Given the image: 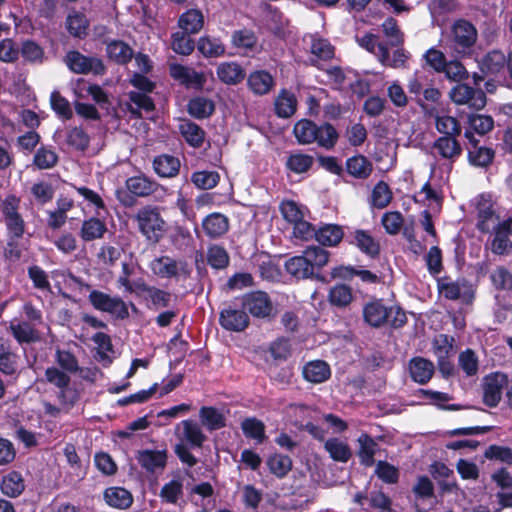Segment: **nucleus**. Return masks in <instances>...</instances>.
I'll list each match as a JSON object with an SVG mask.
<instances>
[{"label": "nucleus", "mask_w": 512, "mask_h": 512, "mask_svg": "<svg viewBox=\"0 0 512 512\" xmlns=\"http://www.w3.org/2000/svg\"><path fill=\"white\" fill-rule=\"evenodd\" d=\"M20 204V198L13 194L0 199V221L5 224L8 234L6 254L14 259L21 256L16 244L25 232V221L19 212Z\"/></svg>", "instance_id": "f257e3e1"}, {"label": "nucleus", "mask_w": 512, "mask_h": 512, "mask_svg": "<svg viewBox=\"0 0 512 512\" xmlns=\"http://www.w3.org/2000/svg\"><path fill=\"white\" fill-rule=\"evenodd\" d=\"M365 323L373 328H381L390 324L400 328L407 322L405 312L398 306H387L382 300H371L362 309Z\"/></svg>", "instance_id": "f03ea898"}, {"label": "nucleus", "mask_w": 512, "mask_h": 512, "mask_svg": "<svg viewBox=\"0 0 512 512\" xmlns=\"http://www.w3.org/2000/svg\"><path fill=\"white\" fill-rule=\"evenodd\" d=\"M134 218L140 233L152 243H158L167 231V224L157 207H142Z\"/></svg>", "instance_id": "7ed1b4c3"}, {"label": "nucleus", "mask_w": 512, "mask_h": 512, "mask_svg": "<svg viewBox=\"0 0 512 512\" xmlns=\"http://www.w3.org/2000/svg\"><path fill=\"white\" fill-rule=\"evenodd\" d=\"M476 40V28L471 23L460 20L453 25L451 38L447 46L453 49L457 55H464L475 44Z\"/></svg>", "instance_id": "20e7f679"}, {"label": "nucleus", "mask_w": 512, "mask_h": 512, "mask_svg": "<svg viewBox=\"0 0 512 512\" xmlns=\"http://www.w3.org/2000/svg\"><path fill=\"white\" fill-rule=\"evenodd\" d=\"M491 237L487 243L492 253L496 255H508L512 252V217L503 219L490 231Z\"/></svg>", "instance_id": "39448f33"}, {"label": "nucleus", "mask_w": 512, "mask_h": 512, "mask_svg": "<svg viewBox=\"0 0 512 512\" xmlns=\"http://www.w3.org/2000/svg\"><path fill=\"white\" fill-rule=\"evenodd\" d=\"M149 267L155 276L163 279L178 278L189 273L184 261L166 255L153 259Z\"/></svg>", "instance_id": "423d86ee"}, {"label": "nucleus", "mask_w": 512, "mask_h": 512, "mask_svg": "<svg viewBox=\"0 0 512 512\" xmlns=\"http://www.w3.org/2000/svg\"><path fill=\"white\" fill-rule=\"evenodd\" d=\"M64 62L67 67L77 74H88L90 72L101 75L105 71L103 62L96 57H88L78 51H69Z\"/></svg>", "instance_id": "0eeeda50"}, {"label": "nucleus", "mask_w": 512, "mask_h": 512, "mask_svg": "<svg viewBox=\"0 0 512 512\" xmlns=\"http://www.w3.org/2000/svg\"><path fill=\"white\" fill-rule=\"evenodd\" d=\"M89 301L97 310L108 312L118 318L124 319L128 317L129 312L127 305L118 297L94 290L89 294Z\"/></svg>", "instance_id": "6e6552de"}, {"label": "nucleus", "mask_w": 512, "mask_h": 512, "mask_svg": "<svg viewBox=\"0 0 512 512\" xmlns=\"http://www.w3.org/2000/svg\"><path fill=\"white\" fill-rule=\"evenodd\" d=\"M244 310H247L253 317L267 318L271 315L273 305L270 297L263 291H254L245 294L241 299Z\"/></svg>", "instance_id": "1a4fd4ad"}, {"label": "nucleus", "mask_w": 512, "mask_h": 512, "mask_svg": "<svg viewBox=\"0 0 512 512\" xmlns=\"http://www.w3.org/2000/svg\"><path fill=\"white\" fill-rule=\"evenodd\" d=\"M508 384L505 374L496 372L483 379V402L489 407L498 405L502 398V391Z\"/></svg>", "instance_id": "9d476101"}, {"label": "nucleus", "mask_w": 512, "mask_h": 512, "mask_svg": "<svg viewBox=\"0 0 512 512\" xmlns=\"http://www.w3.org/2000/svg\"><path fill=\"white\" fill-rule=\"evenodd\" d=\"M450 97L456 104H467L474 109H482L486 105V95L482 90H476L472 87L459 84L455 86L451 92Z\"/></svg>", "instance_id": "9b49d317"}, {"label": "nucleus", "mask_w": 512, "mask_h": 512, "mask_svg": "<svg viewBox=\"0 0 512 512\" xmlns=\"http://www.w3.org/2000/svg\"><path fill=\"white\" fill-rule=\"evenodd\" d=\"M219 323L225 330L242 332L249 326V317L244 310L229 305L221 311Z\"/></svg>", "instance_id": "f8f14e48"}, {"label": "nucleus", "mask_w": 512, "mask_h": 512, "mask_svg": "<svg viewBox=\"0 0 512 512\" xmlns=\"http://www.w3.org/2000/svg\"><path fill=\"white\" fill-rule=\"evenodd\" d=\"M501 222L502 220L493 209L491 200L481 196L477 202V228L481 232H490Z\"/></svg>", "instance_id": "ddd939ff"}, {"label": "nucleus", "mask_w": 512, "mask_h": 512, "mask_svg": "<svg viewBox=\"0 0 512 512\" xmlns=\"http://www.w3.org/2000/svg\"><path fill=\"white\" fill-rule=\"evenodd\" d=\"M175 433L179 440L188 443L192 447H201L206 440L199 424L192 420H183L177 424Z\"/></svg>", "instance_id": "4468645a"}, {"label": "nucleus", "mask_w": 512, "mask_h": 512, "mask_svg": "<svg viewBox=\"0 0 512 512\" xmlns=\"http://www.w3.org/2000/svg\"><path fill=\"white\" fill-rule=\"evenodd\" d=\"M136 459L140 466L147 472H157L164 470L167 464L166 450L145 449L137 453Z\"/></svg>", "instance_id": "2eb2a0df"}, {"label": "nucleus", "mask_w": 512, "mask_h": 512, "mask_svg": "<svg viewBox=\"0 0 512 512\" xmlns=\"http://www.w3.org/2000/svg\"><path fill=\"white\" fill-rule=\"evenodd\" d=\"M432 148L437 155L450 162L456 161L462 154L457 136H441L434 141Z\"/></svg>", "instance_id": "dca6fc26"}, {"label": "nucleus", "mask_w": 512, "mask_h": 512, "mask_svg": "<svg viewBox=\"0 0 512 512\" xmlns=\"http://www.w3.org/2000/svg\"><path fill=\"white\" fill-rule=\"evenodd\" d=\"M479 69L485 75H497L504 70L508 60L500 50H491L477 59Z\"/></svg>", "instance_id": "f3484780"}, {"label": "nucleus", "mask_w": 512, "mask_h": 512, "mask_svg": "<svg viewBox=\"0 0 512 512\" xmlns=\"http://www.w3.org/2000/svg\"><path fill=\"white\" fill-rule=\"evenodd\" d=\"M170 74L175 80L194 88H201L206 81L204 74L198 73L194 69L180 64L171 65Z\"/></svg>", "instance_id": "a211bd4d"}, {"label": "nucleus", "mask_w": 512, "mask_h": 512, "mask_svg": "<svg viewBox=\"0 0 512 512\" xmlns=\"http://www.w3.org/2000/svg\"><path fill=\"white\" fill-rule=\"evenodd\" d=\"M216 75L224 84L237 85L244 80L246 72L237 62L229 61L217 66Z\"/></svg>", "instance_id": "6ab92c4d"}, {"label": "nucleus", "mask_w": 512, "mask_h": 512, "mask_svg": "<svg viewBox=\"0 0 512 512\" xmlns=\"http://www.w3.org/2000/svg\"><path fill=\"white\" fill-rule=\"evenodd\" d=\"M434 364L425 358L414 357L409 362V371L413 381L426 384L434 374Z\"/></svg>", "instance_id": "aec40b11"}, {"label": "nucleus", "mask_w": 512, "mask_h": 512, "mask_svg": "<svg viewBox=\"0 0 512 512\" xmlns=\"http://www.w3.org/2000/svg\"><path fill=\"white\" fill-rule=\"evenodd\" d=\"M127 189L138 197H147L155 194L160 189V185L144 175L133 176L126 181Z\"/></svg>", "instance_id": "412c9836"}, {"label": "nucleus", "mask_w": 512, "mask_h": 512, "mask_svg": "<svg viewBox=\"0 0 512 512\" xmlns=\"http://www.w3.org/2000/svg\"><path fill=\"white\" fill-rule=\"evenodd\" d=\"M465 137L473 146V149L469 150L468 152L469 162L474 166H488L493 160L494 152L489 148L478 147V140L474 137V135L471 132L466 131Z\"/></svg>", "instance_id": "4be33fe9"}, {"label": "nucleus", "mask_w": 512, "mask_h": 512, "mask_svg": "<svg viewBox=\"0 0 512 512\" xmlns=\"http://www.w3.org/2000/svg\"><path fill=\"white\" fill-rule=\"evenodd\" d=\"M202 228L209 238H218L228 231L229 220L221 213H211L203 219Z\"/></svg>", "instance_id": "5701e85b"}, {"label": "nucleus", "mask_w": 512, "mask_h": 512, "mask_svg": "<svg viewBox=\"0 0 512 512\" xmlns=\"http://www.w3.org/2000/svg\"><path fill=\"white\" fill-rule=\"evenodd\" d=\"M302 374L308 382L318 384L329 379L331 371L326 362L322 360H314L304 365Z\"/></svg>", "instance_id": "b1692460"}, {"label": "nucleus", "mask_w": 512, "mask_h": 512, "mask_svg": "<svg viewBox=\"0 0 512 512\" xmlns=\"http://www.w3.org/2000/svg\"><path fill=\"white\" fill-rule=\"evenodd\" d=\"M358 45L374 54L382 64L388 63V47L378 42V37L372 33H366L362 37H356Z\"/></svg>", "instance_id": "393cba45"}, {"label": "nucleus", "mask_w": 512, "mask_h": 512, "mask_svg": "<svg viewBox=\"0 0 512 512\" xmlns=\"http://www.w3.org/2000/svg\"><path fill=\"white\" fill-rule=\"evenodd\" d=\"M180 160L177 157L162 154L153 161V168L156 174L162 178L175 177L180 170Z\"/></svg>", "instance_id": "a878e982"}, {"label": "nucleus", "mask_w": 512, "mask_h": 512, "mask_svg": "<svg viewBox=\"0 0 512 512\" xmlns=\"http://www.w3.org/2000/svg\"><path fill=\"white\" fill-rule=\"evenodd\" d=\"M197 49L206 58L222 57L226 52L222 40L210 35H204L198 39Z\"/></svg>", "instance_id": "bb28decb"}, {"label": "nucleus", "mask_w": 512, "mask_h": 512, "mask_svg": "<svg viewBox=\"0 0 512 512\" xmlns=\"http://www.w3.org/2000/svg\"><path fill=\"white\" fill-rule=\"evenodd\" d=\"M203 25V14L197 9H190L186 11L178 20L179 28L185 33L196 34L202 29Z\"/></svg>", "instance_id": "cd10ccee"}, {"label": "nucleus", "mask_w": 512, "mask_h": 512, "mask_svg": "<svg viewBox=\"0 0 512 512\" xmlns=\"http://www.w3.org/2000/svg\"><path fill=\"white\" fill-rule=\"evenodd\" d=\"M104 499L109 506L118 509H127L133 502L131 493L121 487H110L106 489Z\"/></svg>", "instance_id": "c85d7f7f"}, {"label": "nucleus", "mask_w": 512, "mask_h": 512, "mask_svg": "<svg viewBox=\"0 0 512 512\" xmlns=\"http://www.w3.org/2000/svg\"><path fill=\"white\" fill-rule=\"evenodd\" d=\"M107 231L106 224L98 218L91 217L82 223L79 235L85 242L101 239Z\"/></svg>", "instance_id": "c756f323"}, {"label": "nucleus", "mask_w": 512, "mask_h": 512, "mask_svg": "<svg viewBox=\"0 0 512 512\" xmlns=\"http://www.w3.org/2000/svg\"><path fill=\"white\" fill-rule=\"evenodd\" d=\"M347 172L358 179H365L373 171L372 163L363 155H355L346 161Z\"/></svg>", "instance_id": "7c9ffc66"}, {"label": "nucleus", "mask_w": 512, "mask_h": 512, "mask_svg": "<svg viewBox=\"0 0 512 512\" xmlns=\"http://www.w3.org/2000/svg\"><path fill=\"white\" fill-rule=\"evenodd\" d=\"M201 424L209 431L219 430L226 425V417L214 407H202L199 411Z\"/></svg>", "instance_id": "2f4dec72"}, {"label": "nucleus", "mask_w": 512, "mask_h": 512, "mask_svg": "<svg viewBox=\"0 0 512 512\" xmlns=\"http://www.w3.org/2000/svg\"><path fill=\"white\" fill-rule=\"evenodd\" d=\"M324 449L330 457L337 462L346 463L352 456V451L347 442L338 438H330L325 441Z\"/></svg>", "instance_id": "473e14b6"}, {"label": "nucleus", "mask_w": 512, "mask_h": 512, "mask_svg": "<svg viewBox=\"0 0 512 512\" xmlns=\"http://www.w3.org/2000/svg\"><path fill=\"white\" fill-rule=\"evenodd\" d=\"M247 83L253 93L264 95L272 89L274 81L268 72L255 71L249 75Z\"/></svg>", "instance_id": "72a5a7b5"}, {"label": "nucleus", "mask_w": 512, "mask_h": 512, "mask_svg": "<svg viewBox=\"0 0 512 512\" xmlns=\"http://www.w3.org/2000/svg\"><path fill=\"white\" fill-rule=\"evenodd\" d=\"M343 230L335 224L320 227L315 234L316 240L324 246H336L343 238Z\"/></svg>", "instance_id": "f704fd0d"}, {"label": "nucleus", "mask_w": 512, "mask_h": 512, "mask_svg": "<svg viewBox=\"0 0 512 512\" xmlns=\"http://www.w3.org/2000/svg\"><path fill=\"white\" fill-rule=\"evenodd\" d=\"M108 57L118 64H126L133 57V49L125 42L114 40L107 44Z\"/></svg>", "instance_id": "c9c22d12"}, {"label": "nucleus", "mask_w": 512, "mask_h": 512, "mask_svg": "<svg viewBox=\"0 0 512 512\" xmlns=\"http://www.w3.org/2000/svg\"><path fill=\"white\" fill-rule=\"evenodd\" d=\"M297 106V99L295 95L287 90H282L275 99V111L281 118L291 117Z\"/></svg>", "instance_id": "e433bc0d"}, {"label": "nucleus", "mask_w": 512, "mask_h": 512, "mask_svg": "<svg viewBox=\"0 0 512 512\" xmlns=\"http://www.w3.org/2000/svg\"><path fill=\"white\" fill-rule=\"evenodd\" d=\"M303 254L314 276L320 269L327 265L329 261V252L318 246L307 247L303 251Z\"/></svg>", "instance_id": "4c0bfd02"}, {"label": "nucleus", "mask_w": 512, "mask_h": 512, "mask_svg": "<svg viewBox=\"0 0 512 512\" xmlns=\"http://www.w3.org/2000/svg\"><path fill=\"white\" fill-rule=\"evenodd\" d=\"M358 443V456L361 463L368 467L372 466L374 464V456L378 450L377 443L366 433L359 436Z\"/></svg>", "instance_id": "58836bf2"}, {"label": "nucleus", "mask_w": 512, "mask_h": 512, "mask_svg": "<svg viewBox=\"0 0 512 512\" xmlns=\"http://www.w3.org/2000/svg\"><path fill=\"white\" fill-rule=\"evenodd\" d=\"M354 244L365 254L375 256L379 253V243L365 230H356L353 235Z\"/></svg>", "instance_id": "ea45409f"}, {"label": "nucleus", "mask_w": 512, "mask_h": 512, "mask_svg": "<svg viewBox=\"0 0 512 512\" xmlns=\"http://www.w3.org/2000/svg\"><path fill=\"white\" fill-rule=\"evenodd\" d=\"M25 489L24 479L20 473L13 471L4 476L1 491L9 497L19 496Z\"/></svg>", "instance_id": "a19ab883"}, {"label": "nucleus", "mask_w": 512, "mask_h": 512, "mask_svg": "<svg viewBox=\"0 0 512 512\" xmlns=\"http://www.w3.org/2000/svg\"><path fill=\"white\" fill-rule=\"evenodd\" d=\"M285 268L289 274L299 279L314 277L304 254L288 259Z\"/></svg>", "instance_id": "79ce46f5"}, {"label": "nucleus", "mask_w": 512, "mask_h": 512, "mask_svg": "<svg viewBox=\"0 0 512 512\" xmlns=\"http://www.w3.org/2000/svg\"><path fill=\"white\" fill-rule=\"evenodd\" d=\"M10 330L19 343H32L40 339L38 331L27 322L11 323Z\"/></svg>", "instance_id": "37998d69"}, {"label": "nucleus", "mask_w": 512, "mask_h": 512, "mask_svg": "<svg viewBox=\"0 0 512 512\" xmlns=\"http://www.w3.org/2000/svg\"><path fill=\"white\" fill-rule=\"evenodd\" d=\"M148 92L131 91L129 92V100L131 104L136 107L129 105L128 110L136 117H141L140 110L151 112L154 110V103L152 99L147 95Z\"/></svg>", "instance_id": "c03bdc74"}, {"label": "nucleus", "mask_w": 512, "mask_h": 512, "mask_svg": "<svg viewBox=\"0 0 512 512\" xmlns=\"http://www.w3.org/2000/svg\"><path fill=\"white\" fill-rule=\"evenodd\" d=\"M75 94L78 98H85L87 94L99 105L108 104L109 102L108 95L99 85H87L85 81H79Z\"/></svg>", "instance_id": "a18cd8bd"}, {"label": "nucleus", "mask_w": 512, "mask_h": 512, "mask_svg": "<svg viewBox=\"0 0 512 512\" xmlns=\"http://www.w3.org/2000/svg\"><path fill=\"white\" fill-rule=\"evenodd\" d=\"M231 43L236 49L247 52L254 49L257 43V38L251 30L239 29L233 31L231 35Z\"/></svg>", "instance_id": "49530a36"}, {"label": "nucleus", "mask_w": 512, "mask_h": 512, "mask_svg": "<svg viewBox=\"0 0 512 512\" xmlns=\"http://www.w3.org/2000/svg\"><path fill=\"white\" fill-rule=\"evenodd\" d=\"M294 135L301 144L313 143L317 139V125L310 120H300L294 126Z\"/></svg>", "instance_id": "de8ad7c7"}, {"label": "nucleus", "mask_w": 512, "mask_h": 512, "mask_svg": "<svg viewBox=\"0 0 512 512\" xmlns=\"http://www.w3.org/2000/svg\"><path fill=\"white\" fill-rule=\"evenodd\" d=\"M179 130L187 143L193 147H200L204 141V131L191 121H183Z\"/></svg>", "instance_id": "09e8293b"}, {"label": "nucleus", "mask_w": 512, "mask_h": 512, "mask_svg": "<svg viewBox=\"0 0 512 512\" xmlns=\"http://www.w3.org/2000/svg\"><path fill=\"white\" fill-rule=\"evenodd\" d=\"M267 466L272 474L278 478H283L292 468L290 457L282 454H273L267 459Z\"/></svg>", "instance_id": "8fccbe9b"}, {"label": "nucleus", "mask_w": 512, "mask_h": 512, "mask_svg": "<svg viewBox=\"0 0 512 512\" xmlns=\"http://www.w3.org/2000/svg\"><path fill=\"white\" fill-rule=\"evenodd\" d=\"M435 126L443 136H459L461 133L460 123L452 116L436 115Z\"/></svg>", "instance_id": "3c124183"}, {"label": "nucleus", "mask_w": 512, "mask_h": 512, "mask_svg": "<svg viewBox=\"0 0 512 512\" xmlns=\"http://www.w3.org/2000/svg\"><path fill=\"white\" fill-rule=\"evenodd\" d=\"M182 495L183 481L180 478L173 479L166 483L159 494L162 501L170 504H176Z\"/></svg>", "instance_id": "603ef678"}, {"label": "nucleus", "mask_w": 512, "mask_h": 512, "mask_svg": "<svg viewBox=\"0 0 512 512\" xmlns=\"http://www.w3.org/2000/svg\"><path fill=\"white\" fill-rule=\"evenodd\" d=\"M438 289L441 295L450 300L459 299L468 292V287L464 282L460 283L450 280L439 282Z\"/></svg>", "instance_id": "864d4df0"}, {"label": "nucleus", "mask_w": 512, "mask_h": 512, "mask_svg": "<svg viewBox=\"0 0 512 512\" xmlns=\"http://www.w3.org/2000/svg\"><path fill=\"white\" fill-rule=\"evenodd\" d=\"M67 29L75 37H83L87 34L88 20L84 14L73 11L66 20Z\"/></svg>", "instance_id": "5fc2aeb1"}, {"label": "nucleus", "mask_w": 512, "mask_h": 512, "mask_svg": "<svg viewBox=\"0 0 512 512\" xmlns=\"http://www.w3.org/2000/svg\"><path fill=\"white\" fill-rule=\"evenodd\" d=\"M220 180V175L216 171H197L191 176L192 183L199 189H212Z\"/></svg>", "instance_id": "6e6d98bb"}, {"label": "nucleus", "mask_w": 512, "mask_h": 512, "mask_svg": "<svg viewBox=\"0 0 512 512\" xmlns=\"http://www.w3.org/2000/svg\"><path fill=\"white\" fill-rule=\"evenodd\" d=\"M241 428L246 437L255 439L262 443L265 439V426L262 421L256 418H246L241 423Z\"/></svg>", "instance_id": "4d7b16f0"}, {"label": "nucleus", "mask_w": 512, "mask_h": 512, "mask_svg": "<svg viewBox=\"0 0 512 512\" xmlns=\"http://www.w3.org/2000/svg\"><path fill=\"white\" fill-rule=\"evenodd\" d=\"M188 111L195 118H206L213 113L214 104L206 98L196 97L190 100Z\"/></svg>", "instance_id": "13d9d810"}, {"label": "nucleus", "mask_w": 512, "mask_h": 512, "mask_svg": "<svg viewBox=\"0 0 512 512\" xmlns=\"http://www.w3.org/2000/svg\"><path fill=\"white\" fill-rule=\"evenodd\" d=\"M190 33L183 31L172 34L171 47L173 51L180 55H190L194 50V42L190 38Z\"/></svg>", "instance_id": "bf43d9fd"}, {"label": "nucleus", "mask_w": 512, "mask_h": 512, "mask_svg": "<svg viewBox=\"0 0 512 512\" xmlns=\"http://www.w3.org/2000/svg\"><path fill=\"white\" fill-rule=\"evenodd\" d=\"M329 301L337 307H346L352 301L351 289L344 284L335 285L330 289Z\"/></svg>", "instance_id": "052dcab7"}, {"label": "nucleus", "mask_w": 512, "mask_h": 512, "mask_svg": "<svg viewBox=\"0 0 512 512\" xmlns=\"http://www.w3.org/2000/svg\"><path fill=\"white\" fill-rule=\"evenodd\" d=\"M454 339L444 334H440L433 339V353L437 359L450 358L453 353Z\"/></svg>", "instance_id": "680f3d73"}, {"label": "nucleus", "mask_w": 512, "mask_h": 512, "mask_svg": "<svg viewBox=\"0 0 512 512\" xmlns=\"http://www.w3.org/2000/svg\"><path fill=\"white\" fill-rule=\"evenodd\" d=\"M382 31L390 45L399 46L403 44L404 34L401 32L394 18L389 17L382 23Z\"/></svg>", "instance_id": "e2e57ef3"}, {"label": "nucleus", "mask_w": 512, "mask_h": 512, "mask_svg": "<svg viewBox=\"0 0 512 512\" xmlns=\"http://www.w3.org/2000/svg\"><path fill=\"white\" fill-rule=\"evenodd\" d=\"M392 200V192L385 182L376 184L372 191L371 202L376 208L383 209L389 205Z\"/></svg>", "instance_id": "0e129e2a"}, {"label": "nucleus", "mask_w": 512, "mask_h": 512, "mask_svg": "<svg viewBox=\"0 0 512 512\" xmlns=\"http://www.w3.org/2000/svg\"><path fill=\"white\" fill-rule=\"evenodd\" d=\"M20 53L24 61L29 63H42L44 60L42 47L31 40H26L22 43Z\"/></svg>", "instance_id": "69168bd1"}, {"label": "nucleus", "mask_w": 512, "mask_h": 512, "mask_svg": "<svg viewBox=\"0 0 512 512\" xmlns=\"http://www.w3.org/2000/svg\"><path fill=\"white\" fill-rule=\"evenodd\" d=\"M458 365L466 376H474L478 372V358L471 349L461 352L458 357Z\"/></svg>", "instance_id": "338daca9"}, {"label": "nucleus", "mask_w": 512, "mask_h": 512, "mask_svg": "<svg viewBox=\"0 0 512 512\" xmlns=\"http://www.w3.org/2000/svg\"><path fill=\"white\" fill-rule=\"evenodd\" d=\"M493 286L498 290L512 289V273L503 266H498L490 275Z\"/></svg>", "instance_id": "774afa93"}]
</instances>
